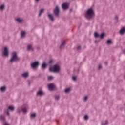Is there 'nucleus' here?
<instances>
[{
    "label": "nucleus",
    "instance_id": "1",
    "mask_svg": "<svg viewBox=\"0 0 125 125\" xmlns=\"http://www.w3.org/2000/svg\"><path fill=\"white\" fill-rule=\"evenodd\" d=\"M94 10L93 8L91 7L88 9L85 14V17L87 19H92L94 18Z\"/></svg>",
    "mask_w": 125,
    "mask_h": 125
},
{
    "label": "nucleus",
    "instance_id": "2",
    "mask_svg": "<svg viewBox=\"0 0 125 125\" xmlns=\"http://www.w3.org/2000/svg\"><path fill=\"white\" fill-rule=\"evenodd\" d=\"M19 60V58L17 55V53L15 51H14L11 54V58L9 60V62L12 64L14 62H17Z\"/></svg>",
    "mask_w": 125,
    "mask_h": 125
},
{
    "label": "nucleus",
    "instance_id": "3",
    "mask_svg": "<svg viewBox=\"0 0 125 125\" xmlns=\"http://www.w3.org/2000/svg\"><path fill=\"white\" fill-rule=\"evenodd\" d=\"M50 72H54V73H58L60 71V67L57 64H55L54 67H50L49 68Z\"/></svg>",
    "mask_w": 125,
    "mask_h": 125
},
{
    "label": "nucleus",
    "instance_id": "4",
    "mask_svg": "<svg viewBox=\"0 0 125 125\" xmlns=\"http://www.w3.org/2000/svg\"><path fill=\"white\" fill-rule=\"evenodd\" d=\"M2 56H3V57H7V56H8V48L7 46L4 47V50L2 51Z\"/></svg>",
    "mask_w": 125,
    "mask_h": 125
},
{
    "label": "nucleus",
    "instance_id": "5",
    "mask_svg": "<svg viewBox=\"0 0 125 125\" xmlns=\"http://www.w3.org/2000/svg\"><path fill=\"white\" fill-rule=\"evenodd\" d=\"M59 6H57L54 10V13L55 14L56 16H58V15H59Z\"/></svg>",
    "mask_w": 125,
    "mask_h": 125
},
{
    "label": "nucleus",
    "instance_id": "6",
    "mask_svg": "<svg viewBox=\"0 0 125 125\" xmlns=\"http://www.w3.org/2000/svg\"><path fill=\"white\" fill-rule=\"evenodd\" d=\"M29 76L30 73L28 71L25 72L21 74V77H22V78H24V79H27V78H29Z\"/></svg>",
    "mask_w": 125,
    "mask_h": 125
},
{
    "label": "nucleus",
    "instance_id": "7",
    "mask_svg": "<svg viewBox=\"0 0 125 125\" xmlns=\"http://www.w3.org/2000/svg\"><path fill=\"white\" fill-rule=\"evenodd\" d=\"M39 62H34L31 63V67L33 69H35V68H37L39 66Z\"/></svg>",
    "mask_w": 125,
    "mask_h": 125
},
{
    "label": "nucleus",
    "instance_id": "8",
    "mask_svg": "<svg viewBox=\"0 0 125 125\" xmlns=\"http://www.w3.org/2000/svg\"><path fill=\"white\" fill-rule=\"evenodd\" d=\"M119 34L121 36H123L125 34V27H123L119 31Z\"/></svg>",
    "mask_w": 125,
    "mask_h": 125
},
{
    "label": "nucleus",
    "instance_id": "9",
    "mask_svg": "<svg viewBox=\"0 0 125 125\" xmlns=\"http://www.w3.org/2000/svg\"><path fill=\"white\" fill-rule=\"evenodd\" d=\"M63 9H67L69 7V4L67 3H63L62 4Z\"/></svg>",
    "mask_w": 125,
    "mask_h": 125
},
{
    "label": "nucleus",
    "instance_id": "10",
    "mask_svg": "<svg viewBox=\"0 0 125 125\" xmlns=\"http://www.w3.org/2000/svg\"><path fill=\"white\" fill-rule=\"evenodd\" d=\"M48 17L51 21H54V18L53 17V15L52 14H50L48 15Z\"/></svg>",
    "mask_w": 125,
    "mask_h": 125
},
{
    "label": "nucleus",
    "instance_id": "11",
    "mask_svg": "<svg viewBox=\"0 0 125 125\" xmlns=\"http://www.w3.org/2000/svg\"><path fill=\"white\" fill-rule=\"evenodd\" d=\"M44 94V93H43V92L42 90H40L37 93V96H42V95H43Z\"/></svg>",
    "mask_w": 125,
    "mask_h": 125
},
{
    "label": "nucleus",
    "instance_id": "12",
    "mask_svg": "<svg viewBox=\"0 0 125 125\" xmlns=\"http://www.w3.org/2000/svg\"><path fill=\"white\" fill-rule=\"evenodd\" d=\"M65 44H66V42H62L60 47V49H63V48L65 47Z\"/></svg>",
    "mask_w": 125,
    "mask_h": 125
},
{
    "label": "nucleus",
    "instance_id": "13",
    "mask_svg": "<svg viewBox=\"0 0 125 125\" xmlns=\"http://www.w3.org/2000/svg\"><path fill=\"white\" fill-rule=\"evenodd\" d=\"M48 88L50 90H53L54 89V84L51 83L48 85Z\"/></svg>",
    "mask_w": 125,
    "mask_h": 125
},
{
    "label": "nucleus",
    "instance_id": "14",
    "mask_svg": "<svg viewBox=\"0 0 125 125\" xmlns=\"http://www.w3.org/2000/svg\"><path fill=\"white\" fill-rule=\"evenodd\" d=\"M16 21L17 22H18V23H22V22L24 21V20L21 18H18L16 19Z\"/></svg>",
    "mask_w": 125,
    "mask_h": 125
},
{
    "label": "nucleus",
    "instance_id": "15",
    "mask_svg": "<svg viewBox=\"0 0 125 125\" xmlns=\"http://www.w3.org/2000/svg\"><path fill=\"white\" fill-rule=\"evenodd\" d=\"M46 67H47V64L45 62H43L42 65V70H44Z\"/></svg>",
    "mask_w": 125,
    "mask_h": 125
},
{
    "label": "nucleus",
    "instance_id": "16",
    "mask_svg": "<svg viewBox=\"0 0 125 125\" xmlns=\"http://www.w3.org/2000/svg\"><path fill=\"white\" fill-rule=\"evenodd\" d=\"M26 36V32L25 31H21V38H23Z\"/></svg>",
    "mask_w": 125,
    "mask_h": 125
},
{
    "label": "nucleus",
    "instance_id": "17",
    "mask_svg": "<svg viewBox=\"0 0 125 125\" xmlns=\"http://www.w3.org/2000/svg\"><path fill=\"white\" fill-rule=\"evenodd\" d=\"M71 91V88H67L64 90L65 93H69Z\"/></svg>",
    "mask_w": 125,
    "mask_h": 125
},
{
    "label": "nucleus",
    "instance_id": "18",
    "mask_svg": "<svg viewBox=\"0 0 125 125\" xmlns=\"http://www.w3.org/2000/svg\"><path fill=\"white\" fill-rule=\"evenodd\" d=\"M28 50H33V46L32 45H29L27 47Z\"/></svg>",
    "mask_w": 125,
    "mask_h": 125
},
{
    "label": "nucleus",
    "instance_id": "19",
    "mask_svg": "<svg viewBox=\"0 0 125 125\" xmlns=\"http://www.w3.org/2000/svg\"><path fill=\"white\" fill-rule=\"evenodd\" d=\"M8 110H10V111H13L15 109L14 106H9L8 107Z\"/></svg>",
    "mask_w": 125,
    "mask_h": 125
},
{
    "label": "nucleus",
    "instance_id": "20",
    "mask_svg": "<svg viewBox=\"0 0 125 125\" xmlns=\"http://www.w3.org/2000/svg\"><path fill=\"white\" fill-rule=\"evenodd\" d=\"M21 111H22V112H23V114H26V113H27V108L24 107V108L21 109Z\"/></svg>",
    "mask_w": 125,
    "mask_h": 125
},
{
    "label": "nucleus",
    "instance_id": "21",
    "mask_svg": "<svg viewBox=\"0 0 125 125\" xmlns=\"http://www.w3.org/2000/svg\"><path fill=\"white\" fill-rule=\"evenodd\" d=\"M6 88V87H5V86H2L0 88V90H1V91H2V92H3L5 91Z\"/></svg>",
    "mask_w": 125,
    "mask_h": 125
},
{
    "label": "nucleus",
    "instance_id": "22",
    "mask_svg": "<svg viewBox=\"0 0 125 125\" xmlns=\"http://www.w3.org/2000/svg\"><path fill=\"white\" fill-rule=\"evenodd\" d=\"M43 11H44V9H41L40 11V12H39V16H41L42 15V13H43Z\"/></svg>",
    "mask_w": 125,
    "mask_h": 125
},
{
    "label": "nucleus",
    "instance_id": "23",
    "mask_svg": "<svg viewBox=\"0 0 125 125\" xmlns=\"http://www.w3.org/2000/svg\"><path fill=\"white\" fill-rule=\"evenodd\" d=\"M5 7V6H4V4H2L1 6H0V10H1V11H2V10L4 9Z\"/></svg>",
    "mask_w": 125,
    "mask_h": 125
},
{
    "label": "nucleus",
    "instance_id": "24",
    "mask_svg": "<svg viewBox=\"0 0 125 125\" xmlns=\"http://www.w3.org/2000/svg\"><path fill=\"white\" fill-rule=\"evenodd\" d=\"M111 43H113V42L111 40H107V44H111Z\"/></svg>",
    "mask_w": 125,
    "mask_h": 125
},
{
    "label": "nucleus",
    "instance_id": "25",
    "mask_svg": "<svg viewBox=\"0 0 125 125\" xmlns=\"http://www.w3.org/2000/svg\"><path fill=\"white\" fill-rule=\"evenodd\" d=\"M0 118L1 121H3V122H4V121H5V117H4V116L1 115Z\"/></svg>",
    "mask_w": 125,
    "mask_h": 125
},
{
    "label": "nucleus",
    "instance_id": "26",
    "mask_svg": "<svg viewBox=\"0 0 125 125\" xmlns=\"http://www.w3.org/2000/svg\"><path fill=\"white\" fill-rule=\"evenodd\" d=\"M60 98V96H59V95H57L55 97V99L56 100H59Z\"/></svg>",
    "mask_w": 125,
    "mask_h": 125
},
{
    "label": "nucleus",
    "instance_id": "27",
    "mask_svg": "<svg viewBox=\"0 0 125 125\" xmlns=\"http://www.w3.org/2000/svg\"><path fill=\"white\" fill-rule=\"evenodd\" d=\"M94 36L95 38H98L99 37V34L98 33L95 32L94 33Z\"/></svg>",
    "mask_w": 125,
    "mask_h": 125
},
{
    "label": "nucleus",
    "instance_id": "28",
    "mask_svg": "<svg viewBox=\"0 0 125 125\" xmlns=\"http://www.w3.org/2000/svg\"><path fill=\"white\" fill-rule=\"evenodd\" d=\"M48 81H51V80H53V77L51 76H48Z\"/></svg>",
    "mask_w": 125,
    "mask_h": 125
},
{
    "label": "nucleus",
    "instance_id": "29",
    "mask_svg": "<svg viewBox=\"0 0 125 125\" xmlns=\"http://www.w3.org/2000/svg\"><path fill=\"white\" fill-rule=\"evenodd\" d=\"M108 125V121L107 120H105V123L103 122L102 123V125Z\"/></svg>",
    "mask_w": 125,
    "mask_h": 125
},
{
    "label": "nucleus",
    "instance_id": "30",
    "mask_svg": "<svg viewBox=\"0 0 125 125\" xmlns=\"http://www.w3.org/2000/svg\"><path fill=\"white\" fill-rule=\"evenodd\" d=\"M87 99H88V97L85 96L83 99L84 102H86V101H87Z\"/></svg>",
    "mask_w": 125,
    "mask_h": 125
},
{
    "label": "nucleus",
    "instance_id": "31",
    "mask_svg": "<svg viewBox=\"0 0 125 125\" xmlns=\"http://www.w3.org/2000/svg\"><path fill=\"white\" fill-rule=\"evenodd\" d=\"M104 36H105V34H104V33H102V34H101V36H100V38H101V39H103V38H104Z\"/></svg>",
    "mask_w": 125,
    "mask_h": 125
},
{
    "label": "nucleus",
    "instance_id": "32",
    "mask_svg": "<svg viewBox=\"0 0 125 125\" xmlns=\"http://www.w3.org/2000/svg\"><path fill=\"white\" fill-rule=\"evenodd\" d=\"M21 112H22V109H21L20 108H18L17 109V113H18V114H20Z\"/></svg>",
    "mask_w": 125,
    "mask_h": 125
},
{
    "label": "nucleus",
    "instance_id": "33",
    "mask_svg": "<svg viewBox=\"0 0 125 125\" xmlns=\"http://www.w3.org/2000/svg\"><path fill=\"white\" fill-rule=\"evenodd\" d=\"M31 118H35L36 117V114H32L30 115Z\"/></svg>",
    "mask_w": 125,
    "mask_h": 125
},
{
    "label": "nucleus",
    "instance_id": "34",
    "mask_svg": "<svg viewBox=\"0 0 125 125\" xmlns=\"http://www.w3.org/2000/svg\"><path fill=\"white\" fill-rule=\"evenodd\" d=\"M84 120H88V116H87V115H85L84 116Z\"/></svg>",
    "mask_w": 125,
    "mask_h": 125
},
{
    "label": "nucleus",
    "instance_id": "35",
    "mask_svg": "<svg viewBox=\"0 0 125 125\" xmlns=\"http://www.w3.org/2000/svg\"><path fill=\"white\" fill-rule=\"evenodd\" d=\"M72 80H73V81H76V80H77V77H76V76H73V77H72Z\"/></svg>",
    "mask_w": 125,
    "mask_h": 125
},
{
    "label": "nucleus",
    "instance_id": "36",
    "mask_svg": "<svg viewBox=\"0 0 125 125\" xmlns=\"http://www.w3.org/2000/svg\"><path fill=\"white\" fill-rule=\"evenodd\" d=\"M98 68H99V69H101V68H102V65H99V66H98Z\"/></svg>",
    "mask_w": 125,
    "mask_h": 125
},
{
    "label": "nucleus",
    "instance_id": "37",
    "mask_svg": "<svg viewBox=\"0 0 125 125\" xmlns=\"http://www.w3.org/2000/svg\"><path fill=\"white\" fill-rule=\"evenodd\" d=\"M115 19H116V20H118V19H119V17H118V16H116L115 17Z\"/></svg>",
    "mask_w": 125,
    "mask_h": 125
},
{
    "label": "nucleus",
    "instance_id": "38",
    "mask_svg": "<svg viewBox=\"0 0 125 125\" xmlns=\"http://www.w3.org/2000/svg\"><path fill=\"white\" fill-rule=\"evenodd\" d=\"M77 49H78V50H79V49H81V46H78Z\"/></svg>",
    "mask_w": 125,
    "mask_h": 125
},
{
    "label": "nucleus",
    "instance_id": "39",
    "mask_svg": "<svg viewBox=\"0 0 125 125\" xmlns=\"http://www.w3.org/2000/svg\"><path fill=\"white\" fill-rule=\"evenodd\" d=\"M49 63L50 64H51V63H52V60H50L49 61Z\"/></svg>",
    "mask_w": 125,
    "mask_h": 125
},
{
    "label": "nucleus",
    "instance_id": "40",
    "mask_svg": "<svg viewBox=\"0 0 125 125\" xmlns=\"http://www.w3.org/2000/svg\"><path fill=\"white\" fill-rule=\"evenodd\" d=\"M7 114L8 116H9V111L8 110H7Z\"/></svg>",
    "mask_w": 125,
    "mask_h": 125
},
{
    "label": "nucleus",
    "instance_id": "41",
    "mask_svg": "<svg viewBox=\"0 0 125 125\" xmlns=\"http://www.w3.org/2000/svg\"><path fill=\"white\" fill-rule=\"evenodd\" d=\"M40 0H35V1L36 2H39V1H40Z\"/></svg>",
    "mask_w": 125,
    "mask_h": 125
},
{
    "label": "nucleus",
    "instance_id": "42",
    "mask_svg": "<svg viewBox=\"0 0 125 125\" xmlns=\"http://www.w3.org/2000/svg\"><path fill=\"white\" fill-rule=\"evenodd\" d=\"M4 125H9V124H7V123H5Z\"/></svg>",
    "mask_w": 125,
    "mask_h": 125
},
{
    "label": "nucleus",
    "instance_id": "43",
    "mask_svg": "<svg viewBox=\"0 0 125 125\" xmlns=\"http://www.w3.org/2000/svg\"><path fill=\"white\" fill-rule=\"evenodd\" d=\"M123 53H124V54H125V49L124 50H123Z\"/></svg>",
    "mask_w": 125,
    "mask_h": 125
},
{
    "label": "nucleus",
    "instance_id": "44",
    "mask_svg": "<svg viewBox=\"0 0 125 125\" xmlns=\"http://www.w3.org/2000/svg\"><path fill=\"white\" fill-rule=\"evenodd\" d=\"M106 65H107V62H105Z\"/></svg>",
    "mask_w": 125,
    "mask_h": 125
}]
</instances>
